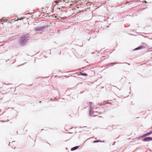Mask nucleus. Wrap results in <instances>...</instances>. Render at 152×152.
I'll return each instance as SVG.
<instances>
[{
	"instance_id": "obj_1",
	"label": "nucleus",
	"mask_w": 152,
	"mask_h": 152,
	"mask_svg": "<svg viewBox=\"0 0 152 152\" xmlns=\"http://www.w3.org/2000/svg\"><path fill=\"white\" fill-rule=\"evenodd\" d=\"M54 14L56 15L57 16H55V17H57V16L61 18H65L66 16L67 15L66 14V12L65 11H63L62 10L58 11V12L54 13Z\"/></svg>"
},
{
	"instance_id": "obj_2",
	"label": "nucleus",
	"mask_w": 152,
	"mask_h": 152,
	"mask_svg": "<svg viewBox=\"0 0 152 152\" xmlns=\"http://www.w3.org/2000/svg\"><path fill=\"white\" fill-rule=\"evenodd\" d=\"M55 2L57 4L54 6L53 8V11L54 13L58 12V11L62 10V9L63 8V7L60 6L61 4H59L60 3L59 1H56Z\"/></svg>"
},
{
	"instance_id": "obj_3",
	"label": "nucleus",
	"mask_w": 152,
	"mask_h": 152,
	"mask_svg": "<svg viewBox=\"0 0 152 152\" xmlns=\"http://www.w3.org/2000/svg\"><path fill=\"white\" fill-rule=\"evenodd\" d=\"M26 38L25 37H23L20 38L19 40V43L22 45H23L24 44V42L25 41Z\"/></svg>"
},
{
	"instance_id": "obj_4",
	"label": "nucleus",
	"mask_w": 152,
	"mask_h": 152,
	"mask_svg": "<svg viewBox=\"0 0 152 152\" xmlns=\"http://www.w3.org/2000/svg\"><path fill=\"white\" fill-rule=\"evenodd\" d=\"M44 146L45 147H49L50 146V144L48 142H45L43 143V144Z\"/></svg>"
},
{
	"instance_id": "obj_5",
	"label": "nucleus",
	"mask_w": 152,
	"mask_h": 152,
	"mask_svg": "<svg viewBox=\"0 0 152 152\" xmlns=\"http://www.w3.org/2000/svg\"><path fill=\"white\" fill-rule=\"evenodd\" d=\"M143 140L145 141H149L150 140H152V137H147L145 138Z\"/></svg>"
},
{
	"instance_id": "obj_6",
	"label": "nucleus",
	"mask_w": 152,
	"mask_h": 152,
	"mask_svg": "<svg viewBox=\"0 0 152 152\" xmlns=\"http://www.w3.org/2000/svg\"><path fill=\"white\" fill-rule=\"evenodd\" d=\"M100 113L99 112H93L92 113V115L94 116H95L98 115Z\"/></svg>"
},
{
	"instance_id": "obj_7",
	"label": "nucleus",
	"mask_w": 152,
	"mask_h": 152,
	"mask_svg": "<svg viewBox=\"0 0 152 152\" xmlns=\"http://www.w3.org/2000/svg\"><path fill=\"white\" fill-rule=\"evenodd\" d=\"M152 134V131H151L150 132L148 133L145 134H144L142 137H145L146 136H148L150 134Z\"/></svg>"
},
{
	"instance_id": "obj_8",
	"label": "nucleus",
	"mask_w": 152,
	"mask_h": 152,
	"mask_svg": "<svg viewBox=\"0 0 152 152\" xmlns=\"http://www.w3.org/2000/svg\"><path fill=\"white\" fill-rule=\"evenodd\" d=\"M42 29H43L42 28H35L34 30L35 31H38L42 30Z\"/></svg>"
},
{
	"instance_id": "obj_9",
	"label": "nucleus",
	"mask_w": 152,
	"mask_h": 152,
	"mask_svg": "<svg viewBox=\"0 0 152 152\" xmlns=\"http://www.w3.org/2000/svg\"><path fill=\"white\" fill-rule=\"evenodd\" d=\"M79 148V146H76V147H75L72 148H71V151H73V150H76L78 148Z\"/></svg>"
},
{
	"instance_id": "obj_10",
	"label": "nucleus",
	"mask_w": 152,
	"mask_h": 152,
	"mask_svg": "<svg viewBox=\"0 0 152 152\" xmlns=\"http://www.w3.org/2000/svg\"><path fill=\"white\" fill-rule=\"evenodd\" d=\"M142 46H140L139 47L136 48L135 50H137L140 49L142 48Z\"/></svg>"
},
{
	"instance_id": "obj_11",
	"label": "nucleus",
	"mask_w": 152,
	"mask_h": 152,
	"mask_svg": "<svg viewBox=\"0 0 152 152\" xmlns=\"http://www.w3.org/2000/svg\"><path fill=\"white\" fill-rule=\"evenodd\" d=\"M146 8H141V9H140L139 10V11H142L143 10H144Z\"/></svg>"
},
{
	"instance_id": "obj_12",
	"label": "nucleus",
	"mask_w": 152,
	"mask_h": 152,
	"mask_svg": "<svg viewBox=\"0 0 152 152\" xmlns=\"http://www.w3.org/2000/svg\"><path fill=\"white\" fill-rule=\"evenodd\" d=\"M100 142V140H95V141H94V143H96V142Z\"/></svg>"
},
{
	"instance_id": "obj_13",
	"label": "nucleus",
	"mask_w": 152,
	"mask_h": 152,
	"mask_svg": "<svg viewBox=\"0 0 152 152\" xmlns=\"http://www.w3.org/2000/svg\"><path fill=\"white\" fill-rule=\"evenodd\" d=\"M83 75L86 76H87V75L86 74V73H83Z\"/></svg>"
},
{
	"instance_id": "obj_14",
	"label": "nucleus",
	"mask_w": 152,
	"mask_h": 152,
	"mask_svg": "<svg viewBox=\"0 0 152 152\" xmlns=\"http://www.w3.org/2000/svg\"><path fill=\"white\" fill-rule=\"evenodd\" d=\"M126 1V4H127V1ZM126 3V2H124V4H125Z\"/></svg>"
},
{
	"instance_id": "obj_15",
	"label": "nucleus",
	"mask_w": 152,
	"mask_h": 152,
	"mask_svg": "<svg viewBox=\"0 0 152 152\" xmlns=\"http://www.w3.org/2000/svg\"><path fill=\"white\" fill-rule=\"evenodd\" d=\"M21 19H19V20H20Z\"/></svg>"
},
{
	"instance_id": "obj_16",
	"label": "nucleus",
	"mask_w": 152,
	"mask_h": 152,
	"mask_svg": "<svg viewBox=\"0 0 152 152\" xmlns=\"http://www.w3.org/2000/svg\"><path fill=\"white\" fill-rule=\"evenodd\" d=\"M72 2H74V1H72Z\"/></svg>"
}]
</instances>
